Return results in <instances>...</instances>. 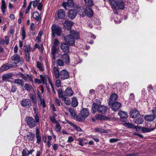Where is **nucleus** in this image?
Here are the masks:
<instances>
[{"mask_svg":"<svg viewBox=\"0 0 156 156\" xmlns=\"http://www.w3.org/2000/svg\"><path fill=\"white\" fill-rule=\"evenodd\" d=\"M78 35V34L74 30H71L70 31L69 34L64 37V40L68 44L73 45L75 44V39Z\"/></svg>","mask_w":156,"mask_h":156,"instance_id":"obj_1","label":"nucleus"},{"mask_svg":"<svg viewBox=\"0 0 156 156\" xmlns=\"http://www.w3.org/2000/svg\"><path fill=\"white\" fill-rule=\"evenodd\" d=\"M109 2L115 14L116 13L115 9L117 7L122 10L124 9L125 4L123 0H109Z\"/></svg>","mask_w":156,"mask_h":156,"instance_id":"obj_2","label":"nucleus"},{"mask_svg":"<svg viewBox=\"0 0 156 156\" xmlns=\"http://www.w3.org/2000/svg\"><path fill=\"white\" fill-rule=\"evenodd\" d=\"M61 58L62 60L59 58L58 59L56 62L57 66H62L64 65V62L63 60L67 64L69 63V58L68 54H65L61 56Z\"/></svg>","mask_w":156,"mask_h":156,"instance_id":"obj_3","label":"nucleus"},{"mask_svg":"<svg viewBox=\"0 0 156 156\" xmlns=\"http://www.w3.org/2000/svg\"><path fill=\"white\" fill-rule=\"evenodd\" d=\"M92 109L94 113L97 111L101 114H104L107 110V108L105 105H98L97 104L94 103L92 105Z\"/></svg>","mask_w":156,"mask_h":156,"instance_id":"obj_4","label":"nucleus"},{"mask_svg":"<svg viewBox=\"0 0 156 156\" xmlns=\"http://www.w3.org/2000/svg\"><path fill=\"white\" fill-rule=\"evenodd\" d=\"M89 114L88 111L86 108H83L80 113L77 115L76 117V120L79 122L83 120L88 117Z\"/></svg>","mask_w":156,"mask_h":156,"instance_id":"obj_5","label":"nucleus"},{"mask_svg":"<svg viewBox=\"0 0 156 156\" xmlns=\"http://www.w3.org/2000/svg\"><path fill=\"white\" fill-rule=\"evenodd\" d=\"M51 32L52 37H54L55 35L58 36H60L62 30L60 27L55 24H54L52 26Z\"/></svg>","mask_w":156,"mask_h":156,"instance_id":"obj_6","label":"nucleus"},{"mask_svg":"<svg viewBox=\"0 0 156 156\" xmlns=\"http://www.w3.org/2000/svg\"><path fill=\"white\" fill-rule=\"evenodd\" d=\"M69 73L66 69H63L60 72V77L62 80H65L69 78Z\"/></svg>","mask_w":156,"mask_h":156,"instance_id":"obj_7","label":"nucleus"},{"mask_svg":"<svg viewBox=\"0 0 156 156\" xmlns=\"http://www.w3.org/2000/svg\"><path fill=\"white\" fill-rule=\"evenodd\" d=\"M108 105L111 107L112 110L115 112L118 110L119 108L121 107V104L118 102L108 104Z\"/></svg>","mask_w":156,"mask_h":156,"instance_id":"obj_8","label":"nucleus"},{"mask_svg":"<svg viewBox=\"0 0 156 156\" xmlns=\"http://www.w3.org/2000/svg\"><path fill=\"white\" fill-rule=\"evenodd\" d=\"M58 47L52 46L51 48V54L52 58V63H55V54L58 53L57 51L58 49Z\"/></svg>","mask_w":156,"mask_h":156,"instance_id":"obj_9","label":"nucleus"},{"mask_svg":"<svg viewBox=\"0 0 156 156\" xmlns=\"http://www.w3.org/2000/svg\"><path fill=\"white\" fill-rule=\"evenodd\" d=\"M27 122L29 127L31 128L34 127L35 125V122L33 118L29 117L26 118Z\"/></svg>","mask_w":156,"mask_h":156,"instance_id":"obj_10","label":"nucleus"},{"mask_svg":"<svg viewBox=\"0 0 156 156\" xmlns=\"http://www.w3.org/2000/svg\"><path fill=\"white\" fill-rule=\"evenodd\" d=\"M21 105L25 107L29 108L31 105V101L28 99H23L20 102Z\"/></svg>","mask_w":156,"mask_h":156,"instance_id":"obj_11","label":"nucleus"},{"mask_svg":"<svg viewBox=\"0 0 156 156\" xmlns=\"http://www.w3.org/2000/svg\"><path fill=\"white\" fill-rule=\"evenodd\" d=\"M74 4L73 0H67V2H64L62 3V5L64 8L66 10V6L72 8L74 6Z\"/></svg>","mask_w":156,"mask_h":156,"instance_id":"obj_12","label":"nucleus"},{"mask_svg":"<svg viewBox=\"0 0 156 156\" xmlns=\"http://www.w3.org/2000/svg\"><path fill=\"white\" fill-rule=\"evenodd\" d=\"M118 115L120 117L122 122H126L127 120V118L128 117V115L126 112L120 111L119 112Z\"/></svg>","mask_w":156,"mask_h":156,"instance_id":"obj_13","label":"nucleus"},{"mask_svg":"<svg viewBox=\"0 0 156 156\" xmlns=\"http://www.w3.org/2000/svg\"><path fill=\"white\" fill-rule=\"evenodd\" d=\"M76 15V11L74 9H71L68 12V16L71 20H73Z\"/></svg>","mask_w":156,"mask_h":156,"instance_id":"obj_14","label":"nucleus"},{"mask_svg":"<svg viewBox=\"0 0 156 156\" xmlns=\"http://www.w3.org/2000/svg\"><path fill=\"white\" fill-rule=\"evenodd\" d=\"M74 94V92L70 87H67L64 92V95L65 96L70 97L72 96Z\"/></svg>","mask_w":156,"mask_h":156,"instance_id":"obj_15","label":"nucleus"},{"mask_svg":"<svg viewBox=\"0 0 156 156\" xmlns=\"http://www.w3.org/2000/svg\"><path fill=\"white\" fill-rule=\"evenodd\" d=\"M140 115L139 112L137 110L132 109L130 111V116L132 118H136Z\"/></svg>","mask_w":156,"mask_h":156,"instance_id":"obj_16","label":"nucleus"},{"mask_svg":"<svg viewBox=\"0 0 156 156\" xmlns=\"http://www.w3.org/2000/svg\"><path fill=\"white\" fill-rule=\"evenodd\" d=\"M118 98V95L117 94L113 93L110 96L108 103H112L116 102V101L117 100Z\"/></svg>","mask_w":156,"mask_h":156,"instance_id":"obj_17","label":"nucleus"},{"mask_svg":"<svg viewBox=\"0 0 156 156\" xmlns=\"http://www.w3.org/2000/svg\"><path fill=\"white\" fill-rule=\"evenodd\" d=\"M69 45L65 43H63L61 44V48L62 51L65 53H68L69 51Z\"/></svg>","mask_w":156,"mask_h":156,"instance_id":"obj_18","label":"nucleus"},{"mask_svg":"<svg viewBox=\"0 0 156 156\" xmlns=\"http://www.w3.org/2000/svg\"><path fill=\"white\" fill-rule=\"evenodd\" d=\"M52 73L53 75H54L55 78L58 79L60 77V72L58 69L56 67H54L53 69Z\"/></svg>","mask_w":156,"mask_h":156,"instance_id":"obj_19","label":"nucleus"},{"mask_svg":"<svg viewBox=\"0 0 156 156\" xmlns=\"http://www.w3.org/2000/svg\"><path fill=\"white\" fill-rule=\"evenodd\" d=\"M73 24V23L69 21L68 19H66L63 23L64 26L67 28H70Z\"/></svg>","mask_w":156,"mask_h":156,"instance_id":"obj_20","label":"nucleus"},{"mask_svg":"<svg viewBox=\"0 0 156 156\" xmlns=\"http://www.w3.org/2000/svg\"><path fill=\"white\" fill-rule=\"evenodd\" d=\"M11 59L14 61L15 65L18 63L20 61V58L17 54H15L13 56H12L11 57Z\"/></svg>","mask_w":156,"mask_h":156,"instance_id":"obj_21","label":"nucleus"},{"mask_svg":"<svg viewBox=\"0 0 156 156\" xmlns=\"http://www.w3.org/2000/svg\"><path fill=\"white\" fill-rule=\"evenodd\" d=\"M58 16L59 19H63L65 16V12L64 9H60L58 12Z\"/></svg>","mask_w":156,"mask_h":156,"instance_id":"obj_22","label":"nucleus"},{"mask_svg":"<svg viewBox=\"0 0 156 156\" xmlns=\"http://www.w3.org/2000/svg\"><path fill=\"white\" fill-rule=\"evenodd\" d=\"M86 15L89 17H92L93 15L92 10L89 8H87L85 10Z\"/></svg>","mask_w":156,"mask_h":156,"instance_id":"obj_23","label":"nucleus"},{"mask_svg":"<svg viewBox=\"0 0 156 156\" xmlns=\"http://www.w3.org/2000/svg\"><path fill=\"white\" fill-rule=\"evenodd\" d=\"M1 8L2 13L3 14H5V10L7 8V7L6 5L5 1L4 0H2V5H1Z\"/></svg>","mask_w":156,"mask_h":156,"instance_id":"obj_24","label":"nucleus"},{"mask_svg":"<svg viewBox=\"0 0 156 156\" xmlns=\"http://www.w3.org/2000/svg\"><path fill=\"white\" fill-rule=\"evenodd\" d=\"M36 66L40 71H43L44 70V65L41 62L37 61L36 62Z\"/></svg>","mask_w":156,"mask_h":156,"instance_id":"obj_25","label":"nucleus"},{"mask_svg":"<svg viewBox=\"0 0 156 156\" xmlns=\"http://www.w3.org/2000/svg\"><path fill=\"white\" fill-rule=\"evenodd\" d=\"M155 118L153 115H147L145 116L144 119L147 121L151 122L153 121Z\"/></svg>","mask_w":156,"mask_h":156,"instance_id":"obj_26","label":"nucleus"},{"mask_svg":"<svg viewBox=\"0 0 156 156\" xmlns=\"http://www.w3.org/2000/svg\"><path fill=\"white\" fill-rule=\"evenodd\" d=\"M12 75L11 73H8L3 75L2 76V80L4 81H6L7 80L11 78Z\"/></svg>","mask_w":156,"mask_h":156,"instance_id":"obj_27","label":"nucleus"},{"mask_svg":"<svg viewBox=\"0 0 156 156\" xmlns=\"http://www.w3.org/2000/svg\"><path fill=\"white\" fill-rule=\"evenodd\" d=\"M34 137V135L31 132H30L27 135V138L28 141L30 142L33 141Z\"/></svg>","mask_w":156,"mask_h":156,"instance_id":"obj_28","label":"nucleus"},{"mask_svg":"<svg viewBox=\"0 0 156 156\" xmlns=\"http://www.w3.org/2000/svg\"><path fill=\"white\" fill-rule=\"evenodd\" d=\"M72 105L74 107H76L77 105L78 102L77 98L76 97H73L72 98Z\"/></svg>","mask_w":156,"mask_h":156,"instance_id":"obj_29","label":"nucleus"},{"mask_svg":"<svg viewBox=\"0 0 156 156\" xmlns=\"http://www.w3.org/2000/svg\"><path fill=\"white\" fill-rule=\"evenodd\" d=\"M40 79L42 83L44 84H46V85L47 83L46 82V78H47V76L45 75H40Z\"/></svg>","mask_w":156,"mask_h":156,"instance_id":"obj_30","label":"nucleus"},{"mask_svg":"<svg viewBox=\"0 0 156 156\" xmlns=\"http://www.w3.org/2000/svg\"><path fill=\"white\" fill-rule=\"evenodd\" d=\"M63 99L65 103L67 105H70L71 103V101L70 98L65 96L63 97Z\"/></svg>","mask_w":156,"mask_h":156,"instance_id":"obj_31","label":"nucleus"},{"mask_svg":"<svg viewBox=\"0 0 156 156\" xmlns=\"http://www.w3.org/2000/svg\"><path fill=\"white\" fill-rule=\"evenodd\" d=\"M154 128H148L144 127H142L141 129L142 131L144 133H146L150 132L154 130Z\"/></svg>","mask_w":156,"mask_h":156,"instance_id":"obj_32","label":"nucleus"},{"mask_svg":"<svg viewBox=\"0 0 156 156\" xmlns=\"http://www.w3.org/2000/svg\"><path fill=\"white\" fill-rule=\"evenodd\" d=\"M8 65L7 63L3 65L1 68H0V72H3L7 69H9L8 66Z\"/></svg>","mask_w":156,"mask_h":156,"instance_id":"obj_33","label":"nucleus"},{"mask_svg":"<svg viewBox=\"0 0 156 156\" xmlns=\"http://www.w3.org/2000/svg\"><path fill=\"white\" fill-rule=\"evenodd\" d=\"M134 122L138 124H142L143 122V119L142 117H139L138 118L134 120Z\"/></svg>","mask_w":156,"mask_h":156,"instance_id":"obj_34","label":"nucleus"},{"mask_svg":"<svg viewBox=\"0 0 156 156\" xmlns=\"http://www.w3.org/2000/svg\"><path fill=\"white\" fill-rule=\"evenodd\" d=\"M33 16L34 18L37 21H40L41 20L40 16L37 12H34Z\"/></svg>","mask_w":156,"mask_h":156,"instance_id":"obj_35","label":"nucleus"},{"mask_svg":"<svg viewBox=\"0 0 156 156\" xmlns=\"http://www.w3.org/2000/svg\"><path fill=\"white\" fill-rule=\"evenodd\" d=\"M14 83L18 84H19L22 86H23L24 85L23 81L20 79H17L14 80Z\"/></svg>","mask_w":156,"mask_h":156,"instance_id":"obj_36","label":"nucleus"},{"mask_svg":"<svg viewBox=\"0 0 156 156\" xmlns=\"http://www.w3.org/2000/svg\"><path fill=\"white\" fill-rule=\"evenodd\" d=\"M85 4L88 7H90L93 5V1L92 0H84Z\"/></svg>","mask_w":156,"mask_h":156,"instance_id":"obj_37","label":"nucleus"},{"mask_svg":"<svg viewBox=\"0 0 156 156\" xmlns=\"http://www.w3.org/2000/svg\"><path fill=\"white\" fill-rule=\"evenodd\" d=\"M95 131L99 132L101 133H107V132L106 130L100 128H96L94 129Z\"/></svg>","mask_w":156,"mask_h":156,"instance_id":"obj_38","label":"nucleus"},{"mask_svg":"<svg viewBox=\"0 0 156 156\" xmlns=\"http://www.w3.org/2000/svg\"><path fill=\"white\" fill-rule=\"evenodd\" d=\"M21 35L22 36V39L24 40L26 38V35L25 31L23 27H22L21 28Z\"/></svg>","mask_w":156,"mask_h":156,"instance_id":"obj_39","label":"nucleus"},{"mask_svg":"<svg viewBox=\"0 0 156 156\" xmlns=\"http://www.w3.org/2000/svg\"><path fill=\"white\" fill-rule=\"evenodd\" d=\"M24 88L27 91H30L32 89V87L30 85L26 83L24 85Z\"/></svg>","mask_w":156,"mask_h":156,"instance_id":"obj_40","label":"nucleus"},{"mask_svg":"<svg viewBox=\"0 0 156 156\" xmlns=\"http://www.w3.org/2000/svg\"><path fill=\"white\" fill-rule=\"evenodd\" d=\"M69 111L71 115L73 116H76V113L75 111L72 108H69Z\"/></svg>","mask_w":156,"mask_h":156,"instance_id":"obj_41","label":"nucleus"},{"mask_svg":"<svg viewBox=\"0 0 156 156\" xmlns=\"http://www.w3.org/2000/svg\"><path fill=\"white\" fill-rule=\"evenodd\" d=\"M42 1V0H36L34 1L33 4V7H35L38 4L41 3Z\"/></svg>","mask_w":156,"mask_h":156,"instance_id":"obj_42","label":"nucleus"},{"mask_svg":"<svg viewBox=\"0 0 156 156\" xmlns=\"http://www.w3.org/2000/svg\"><path fill=\"white\" fill-rule=\"evenodd\" d=\"M123 125L128 128H133L134 127V125L133 123L129 122L124 123H123Z\"/></svg>","mask_w":156,"mask_h":156,"instance_id":"obj_43","label":"nucleus"},{"mask_svg":"<svg viewBox=\"0 0 156 156\" xmlns=\"http://www.w3.org/2000/svg\"><path fill=\"white\" fill-rule=\"evenodd\" d=\"M86 140V139L84 138H78L77 141L79 142V144L80 146H83L84 145L83 143L84 140Z\"/></svg>","mask_w":156,"mask_h":156,"instance_id":"obj_44","label":"nucleus"},{"mask_svg":"<svg viewBox=\"0 0 156 156\" xmlns=\"http://www.w3.org/2000/svg\"><path fill=\"white\" fill-rule=\"evenodd\" d=\"M58 95L59 98H63V97L65 96L64 95H63V92L62 91V89L59 88L58 89Z\"/></svg>","mask_w":156,"mask_h":156,"instance_id":"obj_45","label":"nucleus"},{"mask_svg":"<svg viewBox=\"0 0 156 156\" xmlns=\"http://www.w3.org/2000/svg\"><path fill=\"white\" fill-rule=\"evenodd\" d=\"M40 99L41 101L40 105L43 108H44L46 107V104L44 100L41 97H40Z\"/></svg>","mask_w":156,"mask_h":156,"instance_id":"obj_46","label":"nucleus"},{"mask_svg":"<svg viewBox=\"0 0 156 156\" xmlns=\"http://www.w3.org/2000/svg\"><path fill=\"white\" fill-rule=\"evenodd\" d=\"M56 125L55 126V130L56 131H60L61 129V126L59 123L58 122L56 123Z\"/></svg>","mask_w":156,"mask_h":156,"instance_id":"obj_47","label":"nucleus"},{"mask_svg":"<svg viewBox=\"0 0 156 156\" xmlns=\"http://www.w3.org/2000/svg\"><path fill=\"white\" fill-rule=\"evenodd\" d=\"M78 13L79 15L82 17H84L86 15L85 12V10L83 9V7H82L81 11L78 12Z\"/></svg>","mask_w":156,"mask_h":156,"instance_id":"obj_48","label":"nucleus"},{"mask_svg":"<svg viewBox=\"0 0 156 156\" xmlns=\"http://www.w3.org/2000/svg\"><path fill=\"white\" fill-rule=\"evenodd\" d=\"M55 85L57 87H59L61 86V82L60 80L58 79L56 81Z\"/></svg>","mask_w":156,"mask_h":156,"instance_id":"obj_49","label":"nucleus"},{"mask_svg":"<svg viewBox=\"0 0 156 156\" xmlns=\"http://www.w3.org/2000/svg\"><path fill=\"white\" fill-rule=\"evenodd\" d=\"M30 98L32 99V101L34 103H36L37 102V99L36 97L34 95L32 94L30 97Z\"/></svg>","mask_w":156,"mask_h":156,"instance_id":"obj_50","label":"nucleus"},{"mask_svg":"<svg viewBox=\"0 0 156 156\" xmlns=\"http://www.w3.org/2000/svg\"><path fill=\"white\" fill-rule=\"evenodd\" d=\"M59 44L58 41L57 39H55L54 41L53 44L52 46L53 47H58V45Z\"/></svg>","mask_w":156,"mask_h":156,"instance_id":"obj_51","label":"nucleus"},{"mask_svg":"<svg viewBox=\"0 0 156 156\" xmlns=\"http://www.w3.org/2000/svg\"><path fill=\"white\" fill-rule=\"evenodd\" d=\"M27 148H25L23 151L22 156H27L28 155V153L27 152Z\"/></svg>","mask_w":156,"mask_h":156,"instance_id":"obj_52","label":"nucleus"},{"mask_svg":"<svg viewBox=\"0 0 156 156\" xmlns=\"http://www.w3.org/2000/svg\"><path fill=\"white\" fill-rule=\"evenodd\" d=\"M8 65V66L9 69L13 67H15L16 66V64L15 65V63H12L11 62L7 63Z\"/></svg>","mask_w":156,"mask_h":156,"instance_id":"obj_53","label":"nucleus"},{"mask_svg":"<svg viewBox=\"0 0 156 156\" xmlns=\"http://www.w3.org/2000/svg\"><path fill=\"white\" fill-rule=\"evenodd\" d=\"M55 101L56 104L58 106H60L61 104V101L60 99L58 98H55Z\"/></svg>","mask_w":156,"mask_h":156,"instance_id":"obj_54","label":"nucleus"},{"mask_svg":"<svg viewBox=\"0 0 156 156\" xmlns=\"http://www.w3.org/2000/svg\"><path fill=\"white\" fill-rule=\"evenodd\" d=\"M75 128V129L77 130V131H82V130L79 127V126H78L76 125L73 124L72 125Z\"/></svg>","mask_w":156,"mask_h":156,"instance_id":"obj_55","label":"nucleus"},{"mask_svg":"<svg viewBox=\"0 0 156 156\" xmlns=\"http://www.w3.org/2000/svg\"><path fill=\"white\" fill-rule=\"evenodd\" d=\"M103 117V116L101 115H97L95 116V118L98 120H101Z\"/></svg>","mask_w":156,"mask_h":156,"instance_id":"obj_56","label":"nucleus"},{"mask_svg":"<svg viewBox=\"0 0 156 156\" xmlns=\"http://www.w3.org/2000/svg\"><path fill=\"white\" fill-rule=\"evenodd\" d=\"M34 119L36 120L37 123L39 122V117L37 113H36L35 115L34 116Z\"/></svg>","mask_w":156,"mask_h":156,"instance_id":"obj_57","label":"nucleus"},{"mask_svg":"<svg viewBox=\"0 0 156 156\" xmlns=\"http://www.w3.org/2000/svg\"><path fill=\"white\" fill-rule=\"evenodd\" d=\"M135 99V96L133 93L130 94L129 97V100L131 101L134 100Z\"/></svg>","mask_w":156,"mask_h":156,"instance_id":"obj_58","label":"nucleus"},{"mask_svg":"<svg viewBox=\"0 0 156 156\" xmlns=\"http://www.w3.org/2000/svg\"><path fill=\"white\" fill-rule=\"evenodd\" d=\"M119 140V139H117L112 138L111 139L109 140V142L111 143H113Z\"/></svg>","mask_w":156,"mask_h":156,"instance_id":"obj_59","label":"nucleus"},{"mask_svg":"<svg viewBox=\"0 0 156 156\" xmlns=\"http://www.w3.org/2000/svg\"><path fill=\"white\" fill-rule=\"evenodd\" d=\"M34 80V82L36 83L39 84L42 83L40 79H37V78H35Z\"/></svg>","mask_w":156,"mask_h":156,"instance_id":"obj_60","label":"nucleus"},{"mask_svg":"<svg viewBox=\"0 0 156 156\" xmlns=\"http://www.w3.org/2000/svg\"><path fill=\"white\" fill-rule=\"evenodd\" d=\"M30 47L29 46H26L25 49L26 53H29L30 51Z\"/></svg>","mask_w":156,"mask_h":156,"instance_id":"obj_61","label":"nucleus"},{"mask_svg":"<svg viewBox=\"0 0 156 156\" xmlns=\"http://www.w3.org/2000/svg\"><path fill=\"white\" fill-rule=\"evenodd\" d=\"M32 2H30V3L28 6L27 7V9H26V14L28 13V12L29 11V10H30V7H31V4Z\"/></svg>","mask_w":156,"mask_h":156,"instance_id":"obj_62","label":"nucleus"},{"mask_svg":"<svg viewBox=\"0 0 156 156\" xmlns=\"http://www.w3.org/2000/svg\"><path fill=\"white\" fill-rule=\"evenodd\" d=\"M52 147L54 150L56 151L58 149V146L57 144H54L52 145Z\"/></svg>","mask_w":156,"mask_h":156,"instance_id":"obj_63","label":"nucleus"},{"mask_svg":"<svg viewBox=\"0 0 156 156\" xmlns=\"http://www.w3.org/2000/svg\"><path fill=\"white\" fill-rule=\"evenodd\" d=\"M50 119L53 123H56L58 122L55 117L53 116L50 117Z\"/></svg>","mask_w":156,"mask_h":156,"instance_id":"obj_64","label":"nucleus"}]
</instances>
